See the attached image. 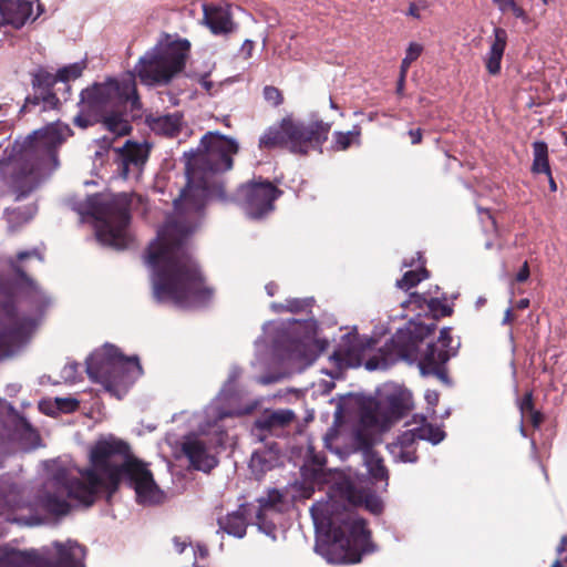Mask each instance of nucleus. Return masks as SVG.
Listing matches in <instances>:
<instances>
[{"label": "nucleus", "mask_w": 567, "mask_h": 567, "mask_svg": "<svg viewBox=\"0 0 567 567\" xmlns=\"http://www.w3.org/2000/svg\"><path fill=\"white\" fill-rule=\"evenodd\" d=\"M237 152L236 140L208 132L196 150L184 154L187 184L174 200L175 217L157 230L144 259L156 302L193 308L210 300L213 291L205 286L202 271L189 252L188 236L196 229L209 199H227L223 185L210 183L208 175L230 169Z\"/></svg>", "instance_id": "1"}, {"label": "nucleus", "mask_w": 567, "mask_h": 567, "mask_svg": "<svg viewBox=\"0 0 567 567\" xmlns=\"http://www.w3.org/2000/svg\"><path fill=\"white\" fill-rule=\"evenodd\" d=\"M90 464L82 470L66 458L44 461L45 481L39 494L41 506L51 514L65 515L70 511L69 501L90 507L103 492L111 497L121 482L134 489L138 504L157 505L165 499L164 491L147 465L137 460L121 439L107 435L97 440L90 450Z\"/></svg>", "instance_id": "2"}, {"label": "nucleus", "mask_w": 567, "mask_h": 567, "mask_svg": "<svg viewBox=\"0 0 567 567\" xmlns=\"http://www.w3.org/2000/svg\"><path fill=\"white\" fill-rule=\"evenodd\" d=\"M340 497L343 503L329 496L310 508L317 529L315 550L329 564H357L362 555L373 553L375 546L370 540L365 520L353 508L363 506L378 515L383 511V503L370 488L357 486L350 480L342 483Z\"/></svg>", "instance_id": "3"}, {"label": "nucleus", "mask_w": 567, "mask_h": 567, "mask_svg": "<svg viewBox=\"0 0 567 567\" xmlns=\"http://www.w3.org/2000/svg\"><path fill=\"white\" fill-rule=\"evenodd\" d=\"M78 106L79 112L73 120L76 126L87 128L102 123L116 136L128 134L131 124L127 114L137 117L142 110L134 74L109 78L83 89Z\"/></svg>", "instance_id": "4"}, {"label": "nucleus", "mask_w": 567, "mask_h": 567, "mask_svg": "<svg viewBox=\"0 0 567 567\" xmlns=\"http://www.w3.org/2000/svg\"><path fill=\"white\" fill-rule=\"evenodd\" d=\"M435 328L434 319L429 323L409 321L403 328L398 329L390 342L384 346L382 357H373L365 361V369L385 370L398 360H404L417 363L422 375H435L447 383L445 365L454 352L433 343H429L424 351H420V344Z\"/></svg>", "instance_id": "5"}, {"label": "nucleus", "mask_w": 567, "mask_h": 567, "mask_svg": "<svg viewBox=\"0 0 567 567\" xmlns=\"http://www.w3.org/2000/svg\"><path fill=\"white\" fill-rule=\"evenodd\" d=\"M132 196L120 194H94L85 200L74 202L72 208L82 217L96 221V238L115 249H125L132 241L128 230Z\"/></svg>", "instance_id": "6"}, {"label": "nucleus", "mask_w": 567, "mask_h": 567, "mask_svg": "<svg viewBox=\"0 0 567 567\" xmlns=\"http://www.w3.org/2000/svg\"><path fill=\"white\" fill-rule=\"evenodd\" d=\"M86 373L92 381L121 399L142 374V367L136 357H125L115 346L105 343L86 359Z\"/></svg>", "instance_id": "7"}, {"label": "nucleus", "mask_w": 567, "mask_h": 567, "mask_svg": "<svg viewBox=\"0 0 567 567\" xmlns=\"http://www.w3.org/2000/svg\"><path fill=\"white\" fill-rule=\"evenodd\" d=\"M68 132L66 126H47L28 137L27 146L21 155V158L25 161L22 175L33 185L27 192L20 190L18 199L25 197L37 186L40 178L50 175L59 166L56 148L64 142Z\"/></svg>", "instance_id": "8"}, {"label": "nucleus", "mask_w": 567, "mask_h": 567, "mask_svg": "<svg viewBox=\"0 0 567 567\" xmlns=\"http://www.w3.org/2000/svg\"><path fill=\"white\" fill-rule=\"evenodd\" d=\"M189 48L185 39L166 37L140 58L134 72L145 85H165L184 69Z\"/></svg>", "instance_id": "9"}, {"label": "nucleus", "mask_w": 567, "mask_h": 567, "mask_svg": "<svg viewBox=\"0 0 567 567\" xmlns=\"http://www.w3.org/2000/svg\"><path fill=\"white\" fill-rule=\"evenodd\" d=\"M330 123L315 121L310 124L284 118L269 127L259 138L261 148L287 147L291 153L305 155L310 148L320 147L328 138Z\"/></svg>", "instance_id": "10"}, {"label": "nucleus", "mask_w": 567, "mask_h": 567, "mask_svg": "<svg viewBox=\"0 0 567 567\" xmlns=\"http://www.w3.org/2000/svg\"><path fill=\"white\" fill-rule=\"evenodd\" d=\"M241 375V369L237 365L230 368L228 378L220 392L203 411L195 412L193 421L204 429L203 422H207L208 429L215 433L223 432V420L233 416H243L252 413L259 401L241 402V394L236 389V382Z\"/></svg>", "instance_id": "11"}, {"label": "nucleus", "mask_w": 567, "mask_h": 567, "mask_svg": "<svg viewBox=\"0 0 567 567\" xmlns=\"http://www.w3.org/2000/svg\"><path fill=\"white\" fill-rule=\"evenodd\" d=\"M194 414L195 413L182 412L178 419L174 416V420H182L187 423L188 433L184 435L182 451L194 468L209 472L218 463L212 450L224 443L226 431L223 426L221 433H215L213 429H208L206 421L203 422L204 429H200V426L193 421Z\"/></svg>", "instance_id": "12"}, {"label": "nucleus", "mask_w": 567, "mask_h": 567, "mask_svg": "<svg viewBox=\"0 0 567 567\" xmlns=\"http://www.w3.org/2000/svg\"><path fill=\"white\" fill-rule=\"evenodd\" d=\"M58 558L45 561L38 550H19L10 546L0 547V567H85V549L74 540L54 542Z\"/></svg>", "instance_id": "13"}, {"label": "nucleus", "mask_w": 567, "mask_h": 567, "mask_svg": "<svg viewBox=\"0 0 567 567\" xmlns=\"http://www.w3.org/2000/svg\"><path fill=\"white\" fill-rule=\"evenodd\" d=\"M405 427L394 442L388 444V450L395 462H416L415 444L419 440L439 444L445 437V433L440 427L427 423L423 415H414L405 423Z\"/></svg>", "instance_id": "14"}, {"label": "nucleus", "mask_w": 567, "mask_h": 567, "mask_svg": "<svg viewBox=\"0 0 567 567\" xmlns=\"http://www.w3.org/2000/svg\"><path fill=\"white\" fill-rule=\"evenodd\" d=\"M411 409V393L393 384L378 391L375 409L362 415V422L384 431Z\"/></svg>", "instance_id": "15"}, {"label": "nucleus", "mask_w": 567, "mask_h": 567, "mask_svg": "<svg viewBox=\"0 0 567 567\" xmlns=\"http://www.w3.org/2000/svg\"><path fill=\"white\" fill-rule=\"evenodd\" d=\"M281 194L272 183L258 178L241 185L236 200L250 219H261L275 209L274 203Z\"/></svg>", "instance_id": "16"}, {"label": "nucleus", "mask_w": 567, "mask_h": 567, "mask_svg": "<svg viewBox=\"0 0 567 567\" xmlns=\"http://www.w3.org/2000/svg\"><path fill=\"white\" fill-rule=\"evenodd\" d=\"M31 258L38 259L39 262L43 261V256L37 248H33L20 251L14 259L9 260V264L14 274L16 292L23 297L37 311H41L49 306L50 299L37 282L25 274L28 261Z\"/></svg>", "instance_id": "17"}, {"label": "nucleus", "mask_w": 567, "mask_h": 567, "mask_svg": "<svg viewBox=\"0 0 567 567\" xmlns=\"http://www.w3.org/2000/svg\"><path fill=\"white\" fill-rule=\"evenodd\" d=\"M295 419L296 414L291 409L265 410L251 427L252 441L255 443H262L269 440V436L278 435Z\"/></svg>", "instance_id": "18"}, {"label": "nucleus", "mask_w": 567, "mask_h": 567, "mask_svg": "<svg viewBox=\"0 0 567 567\" xmlns=\"http://www.w3.org/2000/svg\"><path fill=\"white\" fill-rule=\"evenodd\" d=\"M367 347L365 340L357 333L348 332L341 337L337 349L329 359L339 369L358 367L361 364V357Z\"/></svg>", "instance_id": "19"}, {"label": "nucleus", "mask_w": 567, "mask_h": 567, "mask_svg": "<svg viewBox=\"0 0 567 567\" xmlns=\"http://www.w3.org/2000/svg\"><path fill=\"white\" fill-rule=\"evenodd\" d=\"M148 147L126 142V144L117 151V169L120 175L125 179L138 178L148 158Z\"/></svg>", "instance_id": "20"}, {"label": "nucleus", "mask_w": 567, "mask_h": 567, "mask_svg": "<svg viewBox=\"0 0 567 567\" xmlns=\"http://www.w3.org/2000/svg\"><path fill=\"white\" fill-rule=\"evenodd\" d=\"M35 327L32 320L14 322V326L6 329L0 334V358L16 354L29 340L30 333Z\"/></svg>", "instance_id": "21"}, {"label": "nucleus", "mask_w": 567, "mask_h": 567, "mask_svg": "<svg viewBox=\"0 0 567 567\" xmlns=\"http://www.w3.org/2000/svg\"><path fill=\"white\" fill-rule=\"evenodd\" d=\"M203 22L215 35L229 34L236 29L228 6L203 4Z\"/></svg>", "instance_id": "22"}, {"label": "nucleus", "mask_w": 567, "mask_h": 567, "mask_svg": "<svg viewBox=\"0 0 567 567\" xmlns=\"http://www.w3.org/2000/svg\"><path fill=\"white\" fill-rule=\"evenodd\" d=\"M33 3L29 0H0V17L4 24L22 28L32 18Z\"/></svg>", "instance_id": "23"}, {"label": "nucleus", "mask_w": 567, "mask_h": 567, "mask_svg": "<svg viewBox=\"0 0 567 567\" xmlns=\"http://www.w3.org/2000/svg\"><path fill=\"white\" fill-rule=\"evenodd\" d=\"M251 454L249 467L257 476L264 475L274 468L280 460V449L274 440L259 443Z\"/></svg>", "instance_id": "24"}, {"label": "nucleus", "mask_w": 567, "mask_h": 567, "mask_svg": "<svg viewBox=\"0 0 567 567\" xmlns=\"http://www.w3.org/2000/svg\"><path fill=\"white\" fill-rule=\"evenodd\" d=\"M6 410L3 423L8 434L34 446L37 441H39L35 429L25 417L20 415L12 405H8Z\"/></svg>", "instance_id": "25"}, {"label": "nucleus", "mask_w": 567, "mask_h": 567, "mask_svg": "<svg viewBox=\"0 0 567 567\" xmlns=\"http://www.w3.org/2000/svg\"><path fill=\"white\" fill-rule=\"evenodd\" d=\"M58 81V74H52L44 69L37 70L32 76V86L39 95H35L33 99L27 97L24 107L30 103L37 105L40 100L45 105L54 106L58 103V97L51 90Z\"/></svg>", "instance_id": "26"}, {"label": "nucleus", "mask_w": 567, "mask_h": 567, "mask_svg": "<svg viewBox=\"0 0 567 567\" xmlns=\"http://www.w3.org/2000/svg\"><path fill=\"white\" fill-rule=\"evenodd\" d=\"M355 442L362 450L363 463L374 481L388 482V471L383 464V460L371 449L370 444L363 440L360 432L354 434Z\"/></svg>", "instance_id": "27"}, {"label": "nucleus", "mask_w": 567, "mask_h": 567, "mask_svg": "<svg viewBox=\"0 0 567 567\" xmlns=\"http://www.w3.org/2000/svg\"><path fill=\"white\" fill-rule=\"evenodd\" d=\"M507 44V32L503 28L494 29V39L485 56V66L489 74L496 75L501 71V62Z\"/></svg>", "instance_id": "28"}, {"label": "nucleus", "mask_w": 567, "mask_h": 567, "mask_svg": "<svg viewBox=\"0 0 567 567\" xmlns=\"http://www.w3.org/2000/svg\"><path fill=\"white\" fill-rule=\"evenodd\" d=\"M249 505H240L239 508L228 514L227 516L218 519L219 529L237 538H243L246 535L247 516Z\"/></svg>", "instance_id": "29"}, {"label": "nucleus", "mask_w": 567, "mask_h": 567, "mask_svg": "<svg viewBox=\"0 0 567 567\" xmlns=\"http://www.w3.org/2000/svg\"><path fill=\"white\" fill-rule=\"evenodd\" d=\"M148 123L155 133L173 136L181 128L182 116L178 113L165 114L150 118Z\"/></svg>", "instance_id": "30"}, {"label": "nucleus", "mask_w": 567, "mask_h": 567, "mask_svg": "<svg viewBox=\"0 0 567 567\" xmlns=\"http://www.w3.org/2000/svg\"><path fill=\"white\" fill-rule=\"evenodd\" d=\"M533 165L532 171L536 174L544 173L550 177V167L548 162V146L543 141L533 143Z\"/></svg>", "instance_id": "31"}, {"label": "nucleus", "mask_w": 567, "mask_h": 567, "mask_svg": "<svg viewBox=\"0 0 567 567\" xmlns=\"http://www.w3.org/2000/svg\"><path fill=\"white\" fill-rule=\"evenodd\" d=\"M360 134L361 130L358 125L353 126V128L349 132H340L337 131L333 133V144L332 147L337 151H346L352 144L360 143Z\"/></svg>", "instance_id": "32"}, {"label": "nucleus", "mask_w": 567, "mask_h": 567, "mask_svg": "<svg viewBox=\"0 0 567 567\" xmlns=\"http://www.w3.org/2000/svg\"><path fill=\"white\" fill-rule=\"evenodd\" d=\"M429 277L427 270L422 266H420L415 270H409L406 271L403 277L396 281V286L400 289L409 290L416 286L422 280L426 279Z\"/></svg>", "instance_id": "33"}, {"label": "nucleus", "mask_w": 567, "mask_h": 567, "mask_svg": "<svg viewBox=\"0 0 567 567\" xmlns=\"http://www.w3.org/2000/svg\"><path fill=\"white\" fill-rule=\"evenodd\" d=\"M331 402H336L334 421L341 422L351 412L355 399L351 394H347L337 400L332 399Z\"/></svg>", "instance_id": "34"}, {"label": "nucleus", "mask_w": 567, "mask_h": 567, "mask_svg": "<svg viewBox=\"0 0 567 567\" xmlns=\"http://www.w3.org/2000/svg\"><path fill=\"white\" fill-rule=\"evenodd\" d=\"M84 69L85 64L83 62H75L63 66L56 72L58 80L63 83H68L71 80H76L82 75Z\"/></svg>", "instance_id": "35"}, {"label": "nucleus", "mask_w": 567, "mask_h": 567, "mask_svg": "<svg viewBox=\"0 0 567 567\" xmlns=\"http://www.w3.org/2000/svg\"><path fill=\"white\" fill-rule=\"evenodd\" d=\"M281 502V494L278 491H271L266 497L258 499L259 507L257 512L272 514L277 512V505Z\"/></svg>", "instance_id": "36"}, {"label": "nucleus", "mask_w": 567, "mask_h": 567, "mask_svg": "<svg viewBox=\"0 0 567 567\" xmlns=\"http://www.w3.org/2000/svg\"><path fill=\"white\" fill-rule=\"evenodd\" d=\"M423 47L420 43L411 42L406 49L404 59L402 60L400 72L408 73L412 62H414L422 53Z\"/></svg>", "instance_id": "37"}, {"label": "nucleus", "mask_w": 567, "mask_h": 567, "mask_svg": "<svg viewBox=\"0 0 567 567\" xmlns=\"http://www.w3.org/2000/svg\"><path fill=\"white\" fill-rule=\"evenodd\" d=\"M271 514L264 512H256L257 526L267 536L276 539V526L272 522L268 520Z\"/></svg>", "instance_id": "38"}, {"label": "nucleus", "mask_w": 567, "mask_h": 567, "mask_svg": "<svg viewBox=\"0 0 567 567\" xmlns=\"http://www.w3.org/2000/svg\"><path fill=\"white\" fill-rule=\"evenodd\" d=\"M81 375L80 364L76 362L66 363L61 370V379L65 383H75L79 381Z\"/></svg>", "instance_id": "39"}, {"label": "nucleus", "mask_w": 567, "mask_h": 567, "mask_svg": "<svg viewBox=\"0 0 567 567\" xmlns=\"http://www.w3.org/2000/svg\"><path fill=\"white\" fill-rule=\"evenodd\" d=\"M287 312H301L308 308L311 307L313 299L312 298H305V299H298V298H291L287 299Z\"/></svg>", "instance_id": "40"}, {"label": "nucleus", "mask_w": 567, "mask_h": 567, "mask_svg": "<svg viewBox=\"0 0 567 567\" xmlns=\"http://www.w3.org/2000/svg\"><path fill=\"white\" fill-rule=\"evenodd\" d=\"M14 310L16 309H14L11 296L9 295V292L6 289L1 288L0 289V311H2L3 313H6L9 317H13Z\"/></svg>", "instance_id": "41"}, {"label": "nucleus", "mask_w": 567, "mask_h": 567, "mask_svg": "<svg viewBox=\"0 0 567 567\" xmlns=\"http://www.w3.org/2000/svg\"><path fill=\"white\" fill-rule=\"evenodd\" d=\"M55 404L58 410L69 413L78 409L79 401L72 398H56Z\"/></svg>", "instance_id": "42"}, {"label": "nucleus", "mask_w": 567, "mask_h": 567, "mask_svg": "<svg viewBox=\"0 0 567 567\" xmlns=\"http://www.w3.org/2000/svg\"><path fill=\"white\" fill-rule=\"evenodd\" d=\"M409 302L410 303H415L420 308L423 306V303H426L427 307L430 308V310H435V306L437 303V299L436 298L427 299L423 295H420L417 292H412L410 295Z\"/></svg>", "instance_id": "43"}, {"label": "nucleus", "mask_w": 567, "mask_h": 567, "mask_svg": "<svg viewBox=\"0 0 567 567\" xmlns=\"http://www.w3.org/2000/svg\"><path fill=\"white\" fill-rule=\"evenodd\" d=\"M264 97L268 103H270L274 106H277L282 102L281 93L275 86H266L264 89Z\"/></svg>", "instance_id": "44"}, {"label": "nucleus", "mask_w": 567, "mask_h": 567, "mask_svg": "<svg viewBox=\"0 0 567 567\" xmlns=\"http://www.w3.org/2000/svg\"><path fill=\"white\" fill-rule=\"evenodd\" d=\"M451 342H452L451 329L450 328H443L440 331V337H439L437 341L436 342H432V343L433 344H437L439 348L447 349L451 352H453L452 351L453 349L451 347Z\"/></svg>", "instance_id": "45"}, {"label": "nucleus", "mask_w": 567, "mask_h": 567, "mask_svg": "<svg viewBox=\"0 0 567 567\" xmlns=\"http://www.w3.org/2000/svg\"><path fill=\"white\" fill-rule=\"evenodd\" d=\"M519 410L522 414L530 413L534 411L533 409V395L532 393H526L524 398L519 402Z\"/></svg>", "instance_id": "46"}, {"label": "nucleus", "mask_w": 567, "mask_h": 567, "mask_svg": "<svg viewBox=\"0 0 567 567\" xmlns=\"http://www.w3.org/2000/svg\"><path fill=\"white\" fill-rule=\"evenodd\" d=\"M338 435H337V432L333 431V430H330L326 435H324V446L330 450L331 452H334L336 454L338 455H341V452L336 447H333V441L337 440Z\"/></svg>", "instance_id": "47"}, {"label": "nucleus", "mask_w": 567, "mask_h": 567, "mask_svg": "<svg viewBox=\"0 0 567 567\" xmlns=\"http://www.w3.org/2000/svg\"><path fill=\"white\" fill-rule=\"evenodd\" d=\"M424 398L426 403L433 409L439 402V392L435 390H427Z\"/></svg>", "instance_id": "48"}, {"label": "nucleus", "mask_w": 567, "mask_h": 567, "mask_svg": "<svg viewBox=\"0 0 567 567\" xmlns=\"http://www.w3.org/2000/svg\"><path fill=\"white\" fill-rule=\"evenodd\" d=\"M254 47L255 43L251 40H245V42L243 43L240 51L246 59L251 56Z\"/></svg>", "instance_id": "49"}, {"label": "nucleus", "mask_w": 567, "mask_h": 567, "mask_svg": "<svg viewBox=\"0 0 567 567\" xmlns=\"http://www.w3.org/2000/svg\"><path fill=\"white\" fill-rule=\"evenodd\" d=\"M493 3L502 11H509L511 6L515 2L514 0H492Z\"/></svg>", "instance_id": "50"}, {"label": "nucleus", "mask_w": 567, "mask_h": 567, "mask_svg": "<svg viewBox=\"0 0 567 567\" xmlns=\"http://www.w3.org/2000/svg\"><path fill=\"white\" fill-rule=\"evenodd\" d=\"M529 277V269L527 262L524 264V266L520 268V270L516 275V280L518 282H524Z\"/></svg>", "instance_id": "51"}, {"label": "nucleus", "mask_w": 567, "mask_h": 567, "mask_svg": "<svg viewBox=\"0 0 567 567\" xmlns=\"http://www.w3.org/2000/svg\"><path fill=\"white\" fill-rule=\"evenodd\" d=\"M509 11H511V12H512V13H513L517 19H523V20H524V19L526 18V13H525V11H524L520 7H518V6L516 4V2H514V3H513V6H511Z\"/></svg>", "instance_id": "52"}, {"label": "nucleus", "mask_w": 567, "mask_h": 567, "mask_svg": "<svg viewBox=\"0 0 567 567\" xmlns=\"http://www.w3.org/2000/svg\"><path fill=\"white\" fill-rule=\"evenodd\" d=\"M412 144H419L422 140V132L420 128L409 131Z\"/></svg>", "instance_id": "53"}, {"label": "nucleus", "mask_w": 567, "mask_h": 567, "mask_svg": "<svg viewBox=\"0 0 567 567\" xmlns=\"http://www.w3.org/2000/svg\"><path fill=\"white\" fill-rule=\"evenodd\" d=\"M420 10H421L420 6H417L416 3H411L409 7V10H408V14L415 19H420L421 18Z\"/></svg>", "instance_id": "54"}, {"label": "nucleus", "mask_w": 567, "mask_h": 567, "mask_svg": "<svg viewBox=\"0 0 567 567\" xmlns=\"http://www.w3.org/2000/svg\"><path fill=\"white\" fill-rule=\"evenodd\" d=\"M529 414H530V421H532L533 425L534 426H539V424L543 421L542 414L539 412H537V411H533Z\"/></svg>", "instance_id": "55"}, {"label": "nucleus", "mask_w": 567, "mask_h": 567, "mask_svg": "<svg viewBox=\"0 0 567 567\" xmlns=\"http://www.w3.org/2000/svg\"><path fill=\"white\" fill-rule=\"evenodd\" d=\"M279 380L278 377H275V375H266V377H260L258 378V382L261 383V384H270V383H274V382H277Z\"/></svg>", "instance_id": "56"}, {"label": "nucleus", "mask_w": 567, "mask_h": 567, "mask_svg": "<svg viewBox=\"0 0 567 567\" xmlns=\"http://www.w3.org/2000/svg\"><path fill=\"white\" fill-rule=\"evenodd\" d=\"M271 309L277 312V313H281V312H285L287 311V301L285 303H277V302H274L271 303Z\"/></svg>", "instance_id": "57"}, {"label": "nucleus", "mask_w": 567, "mask_h": 567, "mask_svg": "<svg viewBox=\"0 0 567 567\" xmlns=\"http://www.w3.org/2000/svg\"><path fill=\"white\" fill-rule=\"evenodd\" d=\"M195 555H198L200 558H205L208 555V549L205 545H197Z\"/></svg>", "instance_id": "58"}, {"label": "nucleus", "mask_w": 567, "mask_h": 567, "mask_svg": "<svg viewBox=\"0 0 567 567\" xmlns=\"http://www.w3.org/2000/svg\"><path fill=\"white\" fill-rule=\"evenodd\" d=\"M405 76H406V73H401L400 72V76H399V80H398V86H396V92L399 94H401L403 92V89H404V82H405Z\"/></svg>", "instance_id": "59"}, {"label": "nucleus", "mask_w": 567, "mask_h": 567, "mask_svg": "<svg viewBox=\"0 0 567 567\" xmlns=\"http://www.w3.org/2000/svg\"><path fill=\"white\" fill-rule=\"evenodd\" d=\"M174 545H175L176 550L179 554H182L185 550V548L187 547V543L181 542L177 537L174 538Z\"/></svg>", "instance_id": "60"}, {"label": "nucleus", "mask_w": 567, "mask_h": 567, "mask_svg": "<svg viewBox=\"0 0 567 567\" xmlns=\"http://www.w3.org/2000/svg\"><path fill=\"white\" fill-rule=\"evenodd\" d=\"M200 85H202V86H203L207 92H209V91H210V89H212V86H213V82H210V81L207 79V76L205 75V76H203V78L200 79Z\"/></svg>", "instance_id": "61"}, {"label": "nucleus", "mask_w": 567, "mask_h": 567, "mask_svg": "<svg viewBox=\"0 0 567 567\" xmlns=\"http://www.w3.org/2000/svg\"><path fill=\"white\" fill-rule=\"evenodd\" d=\"M567 536H563L559 545L557 546V553L560 555L566 550Z\"/></svg>", "instance_id": "62"}, {"label": "nucleus", "mask_w": 567, "mask_h": 567, "mask_svg": "<svg viewBox=\"0 0 567 567\" xmlns=\"http://www.w3.org/2000/svg\"><path fill=\"white\" fill-rule=\"evenodd\" d=\"M265 289H266L268 296L272 297L277 289V285H275L274 282H270V284L266 285Z\"/></svg>", "instance_id": "63"}, {"label": "nucleus", "mask_w": 567, "mask_h": 567, "mask_svg": "<svg viewBox=\"0 0 567 567\" xmlns=\"http://www.w3.org/2000/svg\"><path fill=\"white\" fill-rule=\"evenodd\" d=\"M511 320H512V309L507 308L506 311H505V315H504L502 323L506 324V323L511 322Z\"/></svg>", "instance_id": "64"}]
</instances>
